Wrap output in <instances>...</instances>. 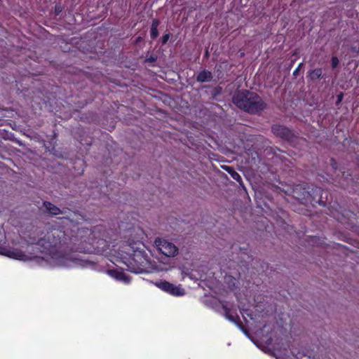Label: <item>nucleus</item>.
<instances>
[{"label":"nucleus","instance_id":"f257e3e1","mask_svg":"<svg viewBox=\"0 0 359 359\" xmlns=\"http://www.w3.org/2000/svg\"><path fill=\"white\" fill-rule=\"evenodd\" d=\"M69 241L70 238L61 229L52 228L43 237L36 241L34 239L30 244L40 247L41 252L49 255L59 265L67 266L69 259L65 252L73 250L72 248L69 247Z\"/></svg>","mask_w":359,"mask_h":359},{"label":"nucleus","instance_id":"f03ea898","mask_svg":"<svg viewBox=\"0 0 359 359\" xmlns=\"http://www.w3.org/2000/svg\"><path fill=\"white\" fill-rule=\"evenodd\" d=\"M142 239L129 238L116 252L117 258L126 265L127 270L135 273H143L149 263L148 255L142 248L144 244Z\"/></svg>","mask_w":359,"mask_h":359},{"label":"nucleus","instance_id":"7ed1b4c3","mask_svg":"<svg viewBox=\"0 0 359 359\" xmlns=\"http://www.w3.org/2000/svg\"><path fill=\"white\" fill-rule=\"evenodd\" d=\"M232 102L239 109L252 114H258L266 107L257 93L248 90L236 92L232 97Z\"/></svg>","mask_w":359,"mask_h":359},{"label":"nucleus","instance_id":"20e7f679","mask_svg":"<svg viewBox=\"0 0 359 359\" xmlns=\"http://www.w3.org/2000/svg\"><path fill=\"white\" fill-rule=\"evenodd\" d=\"M293 192L297 199L306 203H318L322 206L326 204V201L323 200V190L320 187L304 183L297 185Z\"/></svg>","mask_w":359,"mask_h":359},{"label":"nucleus","instance_id":"39448f33","mask_svg":"<svg viewBox=\"0 0 359 359\" xmlns=\"http://www.w3.org/2000/svg\"><path fill=\"white\" fill-rule=\"evenodd\" d=\"M271 132L276 137L290 144H296L299 141L298 135L294 130L283 125L273 124L271 126Z\"/></svg>","mask_w":359,"mask_h":359},{"label":"nucleus","instance_id":"423d86ee","mask_svg":"<svg viewBox=\"0 0 359 359\" xmlns=\"http://www.w3.org/2000/svg\"><path fill=\"white\" fill-rule=\"evenodd\" d=\"M154 285L162 291L174 297H181L185 294V290L180 285H175L168 281L159 280Z\"/></svg>","mask_w":359,"mask_h":359},{"label":"nucleus","instance_id":"0eeeda50","mask_svg":"<svg viewBox=\"0 0 359 359\" xmlns=\"http://www.w3.org/2000/svg\"><path fill=\"white\" fill-rule=\"evenodd\" d=\"M3 237L2 233L0 232V255L17 260H26L27 259V255H26L22 251L4 245Z\"/></svg>","mask_w":359,"mask_h":359},{"label":"nucleus","instance_id":"6e6552de","mask_svg":"<svg viewBox=\"0 0 359 359\" xmlns=\"http://www.w3.org/2000/svg\"><path fill=\"white\" fill-rule=\"evenodd\" d=\"M159 250L166 257H175L178 253V248L172 243L166 241H156Z\"/></svg>","mask_w":359,"mask_h":359},{"label":"nucleus","instance_id":"1a4fd4ad","mask_svg":"<svg viewBox=\"0 0 359 359\" xmlns=\"http://www.w3.org/2000/svg\"><path fill=\"white\" fill-rule=\"evenodd\" d=\"M239 253L237 262L244 266H248V264L252 261L250 255H248V248L239 247Z\"/></svg>","mask_w":359,"mask_h":359},{"label":"nucleus","instance_id":"9d476101","mask_svg":"<svg viewBox=\"0 0 359 359\" xmlns=\"http://www.w3.org/2000/svg\"><path fill=\"white\" fill-rule=\"evenodd\" d=\"M107 273L112 278H115L117 280L123 281L126 283H128L130 282V278L126 274L122 271H118L117 269H109L107 271Z\"/></svg>","mask_w":359,"mask_h":359},{"label":"nucleus","instance_id":"9b49d317","mask_svg":"<svg viewBox=\"0 0 359 359\" xmlns=\"http://www.w3.org/2000/svg\"><path fill=\"white\" fill-rule=\"evenodd\" d=\"M43 205L46 208V212L52 215H58L65 212L63 210H60L58 207L49 201H43Z\"/></svg>","mask_w":359,"mask_h":359},{"label":"nucleus","instance_id":"f8f14e48","mask_svg":"<svg viewBox=\"0 0 359 359\" xmlns=\"http://www.w3.org/2000/svg\"><path fill=\"white\" fill-rule=\"evenodd\" d=\"M307 78L311 81H316L317 80L323 78V69L316 68L308 72Z\"/></svg>","mask_w":359,"mask_h":359},{"label":"nucleus","instance_id":"ddd939ff","mask_svg":"<svg viewBox=\"0 0 359 359\" xmlns=\"http://www.w3.org/2000/svg\"><path fill=\"white\" fill-rule=\"evenodd\" d=\"M212 77L213 76L211 72L203 69L198 74L196 81L200 83L208 82L210 81L212 79Z\"/></svg>","mask_w":359,"mask_h":359},{"label":"nucleus","instance_id":"4468645a","mask_svg":"<svg viewBox=\"0 0 359 359\" xmlns=\"http://www.w3.org/2000/svg\"><path fill=\"white\" fill-rule=\"evenodd\" d=\"M222 168L223 170L226 171L234 180L239 182L240 184L242 182L241 176L235 170L233 167L229 165H222Z\"/></svg>","mask_w":359,"mask_h":359},{"label":"nucleus","instance_id":"2eb2a0df","mask_svg":"<svg viewBox=\"0 0 359 359\" xmlns=\"http://www.w3.org/2000/svg\"><path fill=\"white\" fill-rule=\"evenodd\" d=\"M160 25V21L158 19H153L150 29V36L152 39H156L158 36V27Z\"/></svg>","mask_w":359,"mask_h":359},{"label":"nucleus","instance_id":"dca6fc26","mask_svg":"<svg viewBox=\"0 0 359 359\" xmlns=\"http://www.w3.org/2000/svg\"><path fill=\"white\" fill-rule=\"evenodd\" d=\"M227 319L235 323L241 330H242L245 333H247L248 331L244 327V326L243 325V323H241V320H240V318L239 316L236 314V315H233L232 313L229 316H227Z\"/></svg>","mask_w":359,"mask_h":359},{"label":"nucleus","instance_id":"f3484780","mask_svg":"<svg viewBox=\"0 0 359 359\" xmlns=\"http://www.w3.org/2000/svg\"><path fill=\"white\" fill-rule=\"evenodd\" d=\"M245 152L248 156H251L254 161H255V159L258 158V153L254 148L245 149Z\"/></svg>","mask_w":359,"mask_h":359},{"label":"nucleus","instance_id":"a211bd4d","mask_svg":"<svg viewBox=\"0 0 359 359\" xmlns=\"http://www.w3.org/2000/svg\"><path fill=\"white\" fill-rule=\"evenodd\" d=\"M222 91V88L220 86H216L213 88V89L211 91V97L212 99L215 100L217 98V97L219 95H221Z\"/></svg>","mask_w":359,"mask_h":359},{"label":"nucleus","instance_id":"6ab92c4d","mask_svg":"<svg viewBox=\"0 0 359 359\" xmlns=\"http://www.w3.org/2000/svg\"><path fill=\"white\" fill-rule=\"evenodd\" d=\"M351 51L355 55L359 53V41H356L351 47Z\"/></svg>","mask_w":359,"mask_h":359},{"label":"nucleus","instance_id":"aec40b11","mask_svg":"<svg viewBox=\"0 0 359 359\" xmlns=\"http://www.w3.org/2000/svg\"><path fill=\"white\" fill-rule=\"evenodd\" d=\"M339 64V60L337 57L332 56L331 59V66L332 69H335L338 67Z\"/></svg>","mask_w":359,"mask_h":359},{"label":"nucleus","instance_id":"412c9836","mask_svg":"<svg viewBox=\"0 0 359 359\" xmlns=\"http://www.w3.org/2000/svg\"><path fill=\"white\" fill-rule=\"evenodd\" d=\"M222 307L224 311V316L227 319V316H229L231 313V309H229L226 304H222Z\"/></svg>","mask_w":359,"mask_h":359},{"label":"nucleus","instance_id":"4be33fe9","mask_svg":"<svg viewBox=\"0 0 359 359\" xmlns=\"http://www.w3.org/2000/svg\"><path fill=\"white\" fill-rule=\"evenodd\" d=\"M63 10V7L60 4H56L55 6L54 13L55 15H59Z\"/></svg>","mask_w":359,"mask_h":359},{"label":"nucleus","instance_id":"5701e85b","mask_svg":"<svg viewBox=\"0 0 359 359\" xmlns=\"http://www.w3.org/2000/svg\"><path fill=\"white\" fill-rule=\"evenodd\" d=\"M171 34L170 33L165 34L162 38H161V43L163 45H165L167 43L168 40L170 39Z\"/></svg>","mask_w":359,"mask_h":359},{"label":"nucleus","instance_id":"b1692460","mask_svg":"<svg viewBox=\"0 0 359 359\" xmlns=\"http://www.w3.org/2000/svg\"><path fill=\"white\" fill-rule=\"evenodd\" d=\"M330 165L332 166L334 170H337L338 169V163L333 158L330 159Z\"/></svg>","mask_w":359,"mask_h":359},{"label":"nucleus","instance_id":"393cba45","mask_svg":"<svg viewBox=\"0 0 359 359\" xmlns=\"http://www.w3.org/2000/svg\"><path fill=\"white\" fill-rule=\"evenodd\" d=\"M157 60V56L152 54V55H150L147 59H146V62H150V63H152V62H156Z\"/></svg>","mask_w":359,"mask_h":359},{"label":"nucleus","instance_id":"a878e982","mask_svg":"<svg viewBox=\"0 0 359 359\" xmlns=\"http://www.w3.org/2000/svg\"><path fill=\"white\" fill-rule=\"evenodd\" d=\"M302 67H303V62L299 63L298 67L294 70L293 75L297 76L299 74V72Z\"/></svg>","mask_w":359,"mask_h":359},{"label":"nucleus","instance_id":"bb28decb","mask_svg":"<svg viewBox=\"0 0 359 359\" xmlns=\"http://www.w3.org/2000/svg\"><path fill=\"white\" fill-rule=\"evenodd\" d=\"M343 97H344V94L342 93H341L340 94H339L337 95V102H336V104H339L342 100H343Z\"/></svg>","mask_w":359,"mask_h":359},{"label":"nucleus","instance_id":"cd10ccee","mask_svg":"<svg viewBox=\"0 0 359 359\" xmlns=\"http://www.w3.org/2000/svg\"><path fill=\"white\" fill-rule=\"evenodd\" d=\"M271 149L272 152L274 154V155L276 156V157H278L277 151H281V150L278 147L271 148Z\"/></svg>","mask_w":359,"mask_h":359},{"label":"nucleus","instance_id":"c85d7f7f","mask_svg":"<svg viewBox=\"0 0 359 359\" xmlns=\"http://www.w3.org/2000/svg\"><path fill=\"white\" fill-rule=\"evenodd\" d=\"M143 40L142 37V36H138L137 37V39H135V43H138L140 42H141Z\"/></svg>","mask_w":359,"mask_h":359},{"label":"nucleus","instance_id":"c756f323","mask_svg":"<svg viewBox=\"0 0 359 359\" xmlns=\"http://www.w3.org/2000/svg\"><path fill=\"white\" fill-rule=\"evenodd\" d=\"M208 56H209L208 50H205V57H208Z\"/></svg>","mask_w":359,"mask_h":359},{"label":"nucleus","instance_id":"7c9ffc66","mask_svg":"<svg viewBox=\"0 0 359 359\" xmlns=\"http://www.w3.org/2000/svg\"><path fill=\"white\" fill-rule=\"evenodd\" d=\"M237 248H238L237 245H232V247H231V249H232V250H236V249H237Z\"/></svg>","mask_w":359,"mask_h":359},{"label":"nucleus","instance_id":"2f4dec72","mask_svg":"<svg viewBox=\"0 0 359 359\" xmlns=\"http://www.w3.org/2000/svg\"><path fill=\"white\" fill-rule=\"evenodd\" d=\"M279 158H280V161H281L282 162H285V160H287V158H285V157H283V158H282V157H279Z\"/></svg>","mask_w":359,"mask_h":359},{"label":"nucleus","instance_id":"473e14b6","mask_svg":"<svg viewBox=\"0 0 359 359\" xmlns=\"http://www.w3.org/2000/svg\"><path fill=\"white\" fill-rule=\"evenodd\" d=\"M341 187H342L344 189H345V184H341Z\"/></svg>","mask_w":359,"mask_h":359},{"label":"nucleus","instance_id":"72a5a7b5","mask_svg":"<svg viewBox=\"0 0 359 359\" xmlns=\"http://www.w3.org/2000/svg\"><path fill=\"white\" fill-rule=\"evenodd\" d=\"M83 172V170L82 169V170H81V172H79L78 173H79V174H81V173H82Z\"/></svg>","mask_w":359,"mask_h":359}]
</instances>
